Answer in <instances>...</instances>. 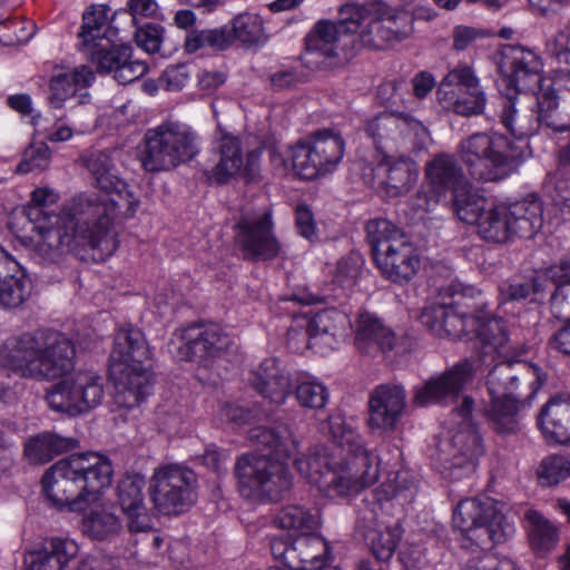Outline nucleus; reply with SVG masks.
I'll list each match as a JSON object with an SVG mask.
<instances>
[{
    "mask_svg": "<svg viewBox=\"0 0 570 570\" xmlns=\"http://www.w3.org/2000/svg\"><path fill=\"white\" fill-rule=\"evenodd\" d=\"M367 240L371 245L373 257L379 250L393 245L396 239H403L406 235L401 228L385 218H374L366 224Z\"/></svg>",
    "mask_w": 570,
    "mask_h": 570,
    "instance_id": "5fc2aeb1",
    "label": "nucleus"
},
{
    "mask_svg": "<svg viewBox=\"0 0 570 570\" xmlns=\"http://www.w3.org/2000/svg\"><path fill=\"white\" fill-rule=\"evenodd\" d=\"M362 265V255L350 252L337 262L333 284H337L342 289L352 287L361 273Z\"/></svg>",
    "mask_w": 570,
    "mask_h": 570,
    "instance_id": "680f3d73",
    "label": "nucleus"
},
{
    "mask_svg": "<svg viewBox=\"0 0 570 570\" xmlns=\"http://www.w3.org/2000/svg\"><path fill=\"white\" fill-rule=\"evenodd\" d=\"M538 424L546 440L570 443V395L552 397L541 409Z\"/></svg>",
    "mask_w": 570,
    "mask_h": 570,
    "instance_id": "f704fd0d",
    "label": "nucleus"
},
{
    "mask_svg": "<svg viewBox=\"0 0 570 570\" xmlns=\"http://www.w3.org/2000/svg\"><path fill=\"white\" fill-rule=\"evenodd\" d=\"M570 475V462L563 455L552 454L544 458L538 469V476L542 484L553 485Z\"/></svg>",
    "mask_w": 570,
    "mask_h": 570,
    "instance_id": "052dcab7",
    "label": "nucleus"
},
{
    "mask_svg": "<svg viewBox=\"0 0 570 570\" xmlns=\"http://www.w3.org/2000/svg\"><path fill=\"white\" fill-rule=\"evenodd\" d=\"M96 66L98 72H115L121 63L131 58V48L115 45V38L102 39L97 45L81 49Z\"/></svg>",
    "mask_w": 570,
    "mask_h": 570,
    "instance_id": "c03bdc74",
    "label": "nucleus"
},
{
    "mask_svg": "<svg viewBox=\"0 0 570 570\" xmlns=\"http://www.w3.org/2000/svg\"><path fill=\"white\" fill-rule=\"evenodd\" d=\"M274 523L287 530L313 532L321 524L318 511L301 504L283 507L275 515Z\"/></svg>",
    "mask_w": 570,
    "mask_h": 570,
    "instance_id": "09e8293b",
    "label": "nucleus"
},
{
    "mask_svg": "<svg viewBox=\"0 0 570 570\" xmlns=\"http://www.w3.org/2000/svg\"><path fill=\"white\" fill-rule=\"evenodd\" d=\"M109 362L110 373L149 371L150 350L144 333L132 326L119 328L115 335Z\"/></svg>",
    "mask_w": 570,
    "mask_h": 570,
    "instance_id": "5701e85b",
    "label": "nucleus"
},
{
    "mask_svg": "<svg viewBox=\"0 0 570 570\" xmlns=\"http://www.w3.org/2000/svg\"><path fill=\"white\" fill-rule=\"evenodd\" d=\"M425 177L430 191L438 200L446 202L470 185L456 158L445 153L435 155L426 163Z\"/></svg>",
    "mask_w": 570,
    "mask_h": 570,
    "instance_id": "bb28decb",
    "label": "nucleus"
},
{
    "mask_svg": "<svg viewBox=\"0 0 570 570\" xmlns=\"http://www.w3.org/2000/svg\"><path fill=\"white\" fill-rule=\"evenodd\" d=\"M95 80V73L88 66L76 67L71 72L53 75L49 81V104L53 108H61L63 102L79 92V104L86 102L89 94L86 90Z\"/></svg>",
    "mask_w": 570,
    "mask_h": 570,
    "instance_id": "473e14b6",
    "label": "nucleus"
},
{
    "mask_svg": "<svg viewBox=\"0 0 570 570\" xmlns=\"http://www.w3.org/2000/svg\"><path fill=\"white\" fill-rule=\"evenodd\" d=\"M538 128L544 126L556 132L570 130V100L560 97L554 89L537 92Z\"/></svg>",
    "mask_w": 570,
    "mask_h": 570,
    "instance_id": "c9c22d12",
    "label": "nucleus"
},
{
    "mask_svg": "<svg viewBox=\"0 0 570 570\" xmlns=\"http://www.w3.org/2000/svg\"><path fill=\"white\" fill-rule=\"evenodd\" d=\"M327 430L333 443L317 445L296 460L297 469L325 495H352L374 484L379 478L377 458L365 446L355 428L342 415L328 416Z\"/></svg>",
    "mask_w": 570,
    "mask_h": 570,
    "instance_id": "f03ea898",
    "label": "nucleus"
},
{
    "mask_svg": "<svg viewBox=\"0 0 570 570\" xmlns=\"http://www.w3.org/2000/svg\"><path fill=\"white\" fill-rule=\"evenodd\" d=\"M356 530L363 535L371 553L379 562L391 560L404 532L399 519H379L375 509L368 508L360 512Z\"/></svg>",
    "mask_w": 570,
    "mask_h": 570,
    "instance_id": "aec40b11",
    "label": "nucleus"
},
{
    "mask_svg": "<svg viewBox=\"0 0 570 570\" xmlns=\"http://www.w3.org/2000/svg\"><path fill=\"white\" fill-rule=\"evenodd\" d=\"M78 551V544L72 539L52 537L39 548L26 552L24 566L27 570H62Z\"/></svg>",
    "mask_w": 570,
    "mask_h": 570,
    "instance_id": "7c9ffc66",
    "label": "nucleus"
},
{
    "mask_svg": "<svg viewBox=\"0 0 570 570\" xmlns=\"http://www.w3.org/2000/svg\"><path fill=\"white\" fill-rule=\"evenodd\" d=\"M247 436L253 445L273 450L277 459L250 453L240 455L234 470L240 495L248 500H281L292 488V474L283 460L297 451L293 432L286 424L275 422L272 428H250Z\"/></svg>",
    "mask_w": 570,
    "mask_h": 570,
    "instance_id": "20e7f679",
    "label": "nucleus"
},
{
    "mask_svg": "<svg viewBox=\"0 0 570 570\" xmlns=\"http://www.w3.org/2000/svg\"><path fill=\"white\" fill-rule=\"evenodd\" d=\"M147 70L148 67L145 62L128 58V60L121 63L114 72V78L119 83L127 85L139 79L147 72Z\"/></svg>",
    "mask_w": 570,
    "mask_h": 570,
    "instance_id": "69168bd1",
    "label": "nucleus"
},
{
    "mask_svg": "<svg viewBox=\"0 0 570 570\" xmlns=\"http://www.w3.org/2000/svg\"><path fill=\"white\" fill-rule=\"evenodd\" d=\"M105 399L104 379L91 372H78L47 390L48 406L68 417L86 415L100 406Z\"/></svg>",
    "mask_w": 570,
    "mask_h": 570,
    "instance_id": "ddd939ff",
    "label": "nucleus"
},
{
    "mask_svg": "<svg viewBox=\"0 0 570 570\" xmlns=\"http://www.w3.org/2000/svg\"><path fill=\"white\" fill-rule=\"evenodd\" d=\"M112 474L111 462L106 456L88 452L56 462L41 482L46 498L53 507L76 511L109 488Z\"/></svg>",
    "mask_w": 570,
    "mask_h": 570,
    "instance_id": "423d86ee",
    "label": "nucleus"
},
{
    "mask_svg": "<svg viewBox=\"0 0 570 570\" xmlns=\"http://www.w3.org/2000/svg\"><path fill=\"white\" fill-rule=\"evenodd\" d=\"M120 528L117 515L105 509L92 510L82 520V532L97 540L116 534Z\"/></svg>",
    "mask_w": 570,
    "mask_h": 570,
    "instance_id": "6e6d98bb",
    "label": "nucleus"
},
{
    "mask_svg": "<svg viewBox=\"0 0 570 570\" xmlns=\"http://www.w3.org/2000/svg\"><path fill=\"white\" fill-rule=\"evenodd\" d=\"M386 24L391 30V46L410 38L414 31V18L404 10L392 9L384 6Z\"/></svg>",
    "mask_w": 570,
    "mask_h": 570,
    "instance_id": "bf43d9fd",
    "label": "nucleus"
},
{
    "mask_svg": "<svg viewBox=\"0 0 570 570\" xmlns=\"http://www.w3.org/2000/svg\"><path fill=\"white\" fill-rule=\"evenodd\" d=\"M436 95L444 108L465 117L482 114L487 104L485 92L469 67L451 70L440 82Z\"/></svg>",
    "mask_w": 570,
    "mask_h": 570,
    "instance_id": "a211bd4d",
    "label": "nucleus"
},
{
    "mask_svg": "<svg viewBox=\"0 0 570 570\" xmlns=\"http://www.w3.org/2000/svg\"><path fill=\"white\" fill-rule=\"evenodd\" d=\"M446 202L453 204V209L461 222L476 225L485 209V199L472 191L471 185Z\"/></svg>",
    "mask_w": 570,
    "mask_h": 570,
    "instance_id": "603ef678",
    "label": "nucleus"
},
{
    "mask_svg": "<svg viewBox=\"0 0 570 570\" xmlns=\"http://www.w3.org/2000/svg\"><path fill=\"white\" fill-rule=\"evenodd\" d=\"M219 161L212 169L210 179L226 184L238 176L244 165L242 141L237 136L224 134L218 142Z\"/></svg>",
    "mask_w": 570,
    "mask_h": 570,
    "instance_id": "58836bf2",
    "label": "nucleus"
},
{
    "mask_svg": "<svg viewBox=\"0 0 570 570\" xmlns=\"http://www.w3.org/2000/svg\"><path fill=\"white\" fill-rule=\"evenodd\" d=\"M473 364L463 358L442 374L431 377L423 385L414 389L413 403L428 406L436 403L455 401L465 385L473 379Z\"/></svg>",
    "mask_w": 570,
    "mask_h": 570,
    "instance_id": "6ab92c4d",
    "label": "nucleus"
},
{
    "mask_svg": "<svg viewBox=\"0 0 570 570\" xmlns=\"http://www.w3.org/2000/svg\"><path fill=\"white\" fill-rule=\"evenodd\" d=\"M547 273L528 281H507L500 285V297L503 302L525 299L532 293L540 294L548 289Z\"/></svg>",
    "mask_w": 570,
    "mask_h": 570,
    "instance_id": "4d7b16f0",
    "label": "nucleus"
},
{
    "mask_svg": "<svg viewBox=\"0 0 570 570\" xmlns=\"http://www.w3.org/2000/svg\"><path fill=\"white\" fill-rule=\"evenodd\" d=\"M510 224L508 207L494 206L487 209L478 222V234L487 240L503 243L512 235Z\"/></svg>",
    "mask_w": 570,
    "mask_h": 570,
    "instance_id": "8fccbe9b",
    "label": "nucleus"
},
{
    "mask_svg": "<svg viewBox=\"0 0 570 570\" xmlns=\"http://www.w3.org/2000/svg\"><path fill=\"white\" fill-rule=\"evenodd\" d=\"M484 307L479 289L451 283L443 288L442 302L424 307L420 317L435 336L460 338L474 335L483 344L485 353L493 351L504 358L488 373L487 386L491 399L485 414L497 433L514 434L519 430L517 415L520 405L535 395L547 375L534 364L509 358L517 347L511 343L504 323L487 314Z\"/></svg>",
    "mask_w": 570,
    "mask_h": 570,
    "instance_id": "f257e3e1",
    "label": "nucleus"
},
{
    "mask_svg": "<svg viewBox=\"0 0 570 570\" xmlns=\"http://www.w3.org/2000/svg\"><path fill=\"white\" fill-rule=\"evenodd\" d=\"M136 43L147 52H156L160 48V29L154 24H147L135 32Z\"/></svg>",
    "mask_w": 570,
    "mask_h": 570,
    "instance_id": "774afa93",
    "label": "nucleus"
},
{
    "mask_svg": "<svg viewBox=\"0 0 570 570\" xmlns=\"http://www.w3.org/2000/svg\"><path fill=\"white\" fill-rule=\"evenodd\" d=\"M547 52L558 63L570 65V26L559 30L546 43Z\"/></svg>",
    "mask_w": 570,
    "mask_h": 570,
    "instance_id": "0e129e2a",
    "label": "nucleus"
},
{
    "mask_svg": "<svg viewBox=\"0 0 570 570\" xmlns=\"http://www.w3.org/2000/svg\"><path fill=\"white\" fill-rule=\"evenodd\" d=\"M248 383L264 399L276 405L284 404L293 392L289 373L273 357L264 360L257 370L250 373Z\"/></svg>",
    "mask_w": 570,
    "mask_h": 570,
    "instance_id": "cd10ccee",
    "label": "nucleus"
},
{
    "mask_svg": "<svg viewBox=\"0 0 570 570\" xmlns=\"http://www.w3.org/2000/svg\"><path fill=\"white\" fill-rule=\"evenodd\" d=\"M453 524L482 549L502 543L514 532L491 498L461 500L453 512Z\"/></svg>",
    "mask_w": 570,
    "mask_h": 570,
    "instance_id": "f8f14e48",
    "label": "nucleus"
},
{
    "mask_svg": "<svg viewBox=\"0 0 570 570\" xmlns=\"http://www.w3.org/2000/svg\"><path fill=\"white\" fill-rule=\"evenodd\" d=\"M473 405V399L464 396L461 405L454 410L462 422L449 441L440 445L434 459L440 471L451 479L459 480L472 474L479 458L484 454L481 435L470 422Z\"/></svg>",
    "mask_w": 570,
    "mask_h": 570,
    "instance_id": "9b49d317",
    "label": "nucleus"
},
{
    "mask_svg": "<svg viewBox=\"0 0 570 570\" xmlns=\"http://www.w3.org/2000/svg\"><path fill=\"white\" fill-rule=\"evenodd\" d=\"M75 446L73 439L43 432L28 440L24 445V454L31 463L43 464Z\"/></svg>",
    "mask_w": 570,
    "mask_h": 570,
    "instance_id": "37998d69",
    "label": "nucleus"
},
{
    "mask_svg": "<svg viewBox=\"0 0 570 570\" xmlns=\"http://www.w3.org/2000/svg\"><path fill=\"white\" fill-rule=\"evenodd\" d=\"M347 324L348 320L345 313L336 308L322 309L308 321L305 333L292 328L287 332V340L292 343L302 336L307 341L308 348L332 350Z\"/></svg>",
    "mask_w": 570,
    "mask_h": 570,
    "instance_id": "a878e982",
    "label": "nucleus"
},
{
    "mask_svg": "<svg viewBox=\"0 0 570 570\" xmlns=\"http://www.w3.org/2000/svg\"><path fill=\"white\" fill-rule=\"evenodd\" d=\"M344 146L338 132L331 129L318 130L308 140L298 141L292 147L293 169L304 179L332 173L343 158Z\"/></svg>",
    "mask_w": 570,
    "mask_h": 570,
    "instance_id": "2eb2a0df",
    "label": "nucleus"
},
{
    "mask_svg": "<svg viewBox=\"0 0 570 570\" xmlns=\"http://www.w3.org/2000/svg\"><path fill=\"white\" fill-rule=\"evenodd\" d=\"M198 151L195 131L185 125L165 122L146 131L140 161L147 171L170 170L191 160Z\"/></svg>",
    "mask_w": 570,
    "mask_h": 570,
    "instance_id": "9d476101",
    "label": "nucleus"
},
{
    "mask_svg": "<svg viewBox=\"0 0 570 570\" xmlns=\"http://www.w3.org/2000/svg\"><path fill=\"white\" fill-rule=\"evenodd\" d=\"M406 404V393L402 385L386 383L377 385L370 394L368 420L370 429L379 433L395 430Z\"/></svg>",
    "mask_w": 570,
    "mask_h": 570,
    "instance_id": "393cba45",
    "label": "nucleus"
},
{
    "mask_svg": "<svg viewBox=\"0 0 570 570\" xmlns=\"http://www.w3.org/2000/svg\"><path fill=\"white\" fill-rule=\"evenodd\" d=\"M51 150L46 142H32L24 153L23 159L17 166V171L27 174L32 170H45L49 167Z\"/></svg>",
    "mask_w": 570,
    "mask_h": 570,
    "instance_id": "e2e57ef3",
    "label": "nucleus"
},
{
    "mask_svg": "<svg viewBox=\"0 0 570 570\" xmlns=\"http://www.w3.org/2000/svg\"><path fill=\"white\" fill-rule=\"evenodd\" d=\"M109 11L110 8L106 4H94L83 12L78 33L80 50L97 45L102 39L116 38L117 30L109 24Z\"/></svg>",
    "mask_w": 570,
    "mask_h": 570,
    "instance_id": "a19ab883",
    "label": "nucleus"
},
{
    "mask_svg": "<svg viewBox=\"0 0 570 570\" xmlns=\"http://www.w3.org/2000/svg\"><path fill=\"white\" fill-rule=\"evenodd\" d=\"M295 396L301 406L320 410L327 403L330 393L323 383L314 380H304L297 382Z\"/></svg>",
    "mask_w": 570,
    "mask_h": 570,
    "instance_id": "13d9d810",
    "label": "nucleus"
},
{
    "mask_svg": "<svg viewBox=\"0 0 570 570\" xmlns=\"http://www.w3.org/2000/svg\"><path fill=\"white\" fill-rule=\"evenodd\" d=\"M115 380L114 402L119 407L134 409L139 405L150 391L149 371H124L111 373Z\"/></svg>",
    "mask_w": 570,
    "mask_h": 570,
    "instance_id": "e433bc0d",
    "label": "nucleus"
},
{
    "mask_svg": "<svg viewBox=\"0 0 570 570\" xmlns=\"http://www.w3.org/2000/svg\"><path fill=\"white\" fill-rule=\"evenodd\" d=\"M354 343L360 353L377 356L394 348L396 336L379 317L362 313L356 323Z\"/></svg>",
    "mask_w": 570,
    "mask_h": 570,
    "instance_id": "2f4dec72",
    "label": "nucleus"
},
{
    "mask_svg": "<svg viewBox=\"0 0 570 570\" xmlns=\"http://www.w3.org/2000/svg\"><path fill=\"white\" fill-rule=\"evenodd\" d=\"M500 69L509 77V85L517 91L542 90L543 62L532 49L522 46H508L502 52Z\"/></svg>",
    "mask_w": 570,
    "mask_h": 570,
    "instance_id": "4be33fe9",
    "label": "nucleus"
},
{
    "mask_svg": "<svg viewBox=\"0 0 570 570\" xmlns=\"http://www.w3.org/2000/svg\"><path fill=\"white\" fill-rule=\"evenodd\" d=\"M233 45L229 26L215 29L195 30L185 39V50L194 53L197 50L209 47L216 51H224Z\"/></svg>",
    "mask_w": 570,
    "mask_h": 570,
    "instance_id": "3c124183",
    "label": "nucleus"
},
{
    "mask_svg": "<svg viewBox=\"0 0 570 570\" xmlns=\"http://www.w3.org/2000/svg\"><path fill=\"white\" fill-rule=\"evenodd\" d=\"M83 164L94 178L95 187L105 195L124 198L126 215L134 216L139 207V199L129 189L128 184L118 176L110 153L92 151L83 158Z\"/></svg>",
    "mask_w": 570,
    "mask_h": 570,
    "instance_id": "b1692460",
    "label": "nucleus"
},
{
    "mask_svg": "<svg viewBox=\"0 0 570 570\" xmlns=\"http://www.w3.org/2000/svg\"><path fill=\"white\" fill-rule=\"evenodd\" d=\"M181 340L180 356L197 363L220 356L232 343L230 337L215 323L191 324L184 328Z\"/></svg>",
    "mask_w": 570,
    "mask_h": 570,
    "instance_id": "412c9836",
    "label": "nucleus"
},
{
    "mask_svg": "<svg viewBox=\"0 0 570 570\" xmlns=\"http://www.w3.org/2000/svg\"><path fill=\"white\" fill-rule=\"evenodd\" d=\"M547 279L552 314L557 318L570 321V258H562L549 267Z\"/></svg>",
    "mask_w": 570,
    "mask_h": 570,
    "instance_id": "4c0bfd02",
    "label": "nucleus"
},
{
    "mask_svg": "<svg viewBox=\"0 0 570 570\" xmlns=\"http://www.w3.org/2000/svg\"><path fill=\"white\" fill-rule=\"evenodd\" d=\"M343 18L337 22L318 21L305 38L302 61L309 69L330 70L343 66L351 57L350 48L355 42L364 9L361 6H346Z\"/></svg>",
    "mask_w": 570,
    "mask_h": 570,
    "instance_id": "1a4fd4ad",
    "label": "nucleus"
},
{
    "mask_svg": "<svg viewBox=\"0 0 570 570\" xmlns=\"http://www.w3.org/2000/svg\"><path fill=\"white\" fill-rule=\"evenodd\" d=\"M462 570H517V566L509 558L481 557L466 561Z\"/></svg>",
    "mask_w": 570,
    "mask_h": 570,
    "instance_id": "338daca9",
    "label": "nucleus"
},
{
    "mask_svg": "<svg viewBox=\"0 0 570 570\" xmlns=\"http://www.w3.org/2000/svg\"><path fill=\"white\" fill-rule=\"evenodd\" d=\"M511 233L521 238H532L542 227V204L537 198L523 199L509 206Z\"/></svg>",
    "mask_w": 570,
    "mask_h": 570,
    "instance_id": "ea45409f",
    "label": "nucleus"
},
{
    "mask_svg": "<svg viewBox=\"0 0 570 570\" xmlns=\"http://www.w3.org/2000/svg\"><path fill=\"white\" fill-rule=\"evenodd\" d=\"M365 131L384 154L376 170L386 175L382 184L387 193L391 196L407 193L419 175L417 166L409 155L426 149L430 141L428 128L410 114L385 111L368 120Z\"/></svg>",
    "mask_w": 570,
    "mask_h": 570,
    "instance_id": "39448f33",
    "label": "nucleus"
},
{
    "mask_svg": "<svg viewBox=\"0 0 570 570\" xmlns=\"http://www.w3.org/2000/svg\"><path fill=\"white\" fill-rule=\"evenodd\" d=\"M26 216L32 224V230L41 236L37 250L43 256V259L51 262L65 253V246L49 245L48 240L50 232L60 229L61 217L49 214L43 207L35 205H29L26 208Z\"/></svg>",
    "mask_w": 570,
    "mask_h": 570,
    "instance_id": "79ce46f5",
    "label": "nucleus"
},
{
    "mask_svg": "<svg viewBox=\"0 0 570 570\" xmlns=\"http://www.w3.org/2000/svg\"><path fill=\"white\" fill-rule=\"evenodd\" d=\"M145 478L139 473L126 474L117 487L118 502L127 517L130 532H147L151 529L150 518L144 503Z\"/></svg>",
    "mask_w": 570,
    "mask_h": 570,
    "instance_id": "c85d7f7f",
    "label": "nucleus"
},
{
    "mask_svg": "<svg viewBox=\"0 0 570 570\" xmlns=\"http://www.w3.org/2000/svg\"><path fill=\"white\" fill-rule=\"evenodd\" d=\"M500 120L505 129L518 138L531 136L538 130L537 116H533V110L520 106L515 98L505 99Z\"/></svg>",
    "mask_w": 570,
    "mask_h": 570,
    "instance_id": "de8ad7c7",
    "label": "nucleus"
},
{
    "mask_svg": "<svg viewBox=\"0 0 570 570\" xmlns=\"http://www.w3.org/2000/svg\"><path fill=\"white\" fill-rule=\"evenodd\" d=\"M374 261L382 274L395 283L410 281L420 265L415 249L407 237L396 239L393 245L379 250Z\"/></svg>",
    "mask_w": 570,
    "mask_h": 570,
    "instance_id": "c756f323",
    "label": "nucleus"
},
{
    "mask_svg": "<svg viewBox=\"0 0 570 570\" xmlns=\"http://www.w3.org/2000/svg\"><path fill=\"white\" fill-rule=\"evenodd\" d=\"M364 18H362L358 33V39L364 46L381 50L391 46L390 29L386 24L385 9L381 6L375 12H370L365 7Z\"/></svg>",
    "mask_w": 570,
    "mask_h": 570,
    "instance_id": "49530a36",
    "label": "nucleus"
},
{
    "mask_svg": "<svg viewBox=\"0 0 570 570\" xmlns=\"http://www.w3.org/2000/svg\"><path fill=\"white\" fill-rule=\"evenodd\" d=\"M530 546L537 554L550 552L559 541L557 527L535 510L524 514Z\"/></svg>",
    "mask_w": 570,
    "mask_h": 570,
    "instance_id": "a18cd8bd",
    "label": "nucleus"
},
{
    "mask_svg": "<svg viewBox=\"0 0 570 570\" xmlns=\"http://www.w3.org/2000/svg\"><path fill=\"white\" fill-rule=\"evenodd\" d=\"M0 354L3 364L14 374L35 381H52L73 370L76 350L65 334L40 330L7 341Z\"/></svg>",
    "mask_w": 570,
    "mask_h": 570,
    "instance_id": "0eeeda50",
    "label": "nucleus"
},
{
    "mask_svg": "<svg viewBox=\"0 0 570 570\" xmlns=\"http://www.w3.org/2000/svg\"><path fill=\"white\" fill-rule=\"evenodd\" d=\"M30 289L24 271L0 248V305L19 307L30 295Z\"/></svg>",
    "mask_w": 570,
    "mask_h": 570,
    "instance_id": "72a5a7b5",
    "label": "nucleus"
},
{
    "mask_svg": "<svg viewBox=\"0 0 570 570\" xmlns=\"http://www.w3.org/2000/svg\"><path fill=\"white\" fill-rule=\"evenodd\" d=\"M118 215L131 217L126 215L124 198L80 194L66 206L60 229L48 236L49 245L65 246V253L82 258L81 252L91 249L95 261H104L118 247L110 233L111 223Z\"/></svg>",
    "mask_w": 570,
    "mask_h": 570,
    "instance_id": "7ed1b4c3",
    "label": "nucleus"
},
{
    "mask_svg": "<svg viewBox=\"0 0 570 570\" xmlns=\"http://www.w3.org/2000/svg\"><path fill=\"white\" fill-rule=\"evenodd\" d=\"M468 173L478 180L499 181L518 171L525 159L524 145L499 132H474L458 145Z\"/></svg>",
    "mask_w": 570,
    "mask_h": 570,
    "instance_id": "6e6552de",
    "label": "nucleus"
},
{
    "mask_svg": "<svg viewBox=\"0 0 570 570\" xmlns=\"http://www.w3.org/2000/svg\"><path fill=\"white\" fill-rule=\"evenodd\" d=\"M269 547L274 560L283 566L269 570H314L326 566L331 552L326 540L313 532L295 538L289 534L275 535Z\"/></svg>",
    "mask_w": 570,
    "mask_h": 570,
    "instance_id": "f3484780",
    "label": "nucleus"
},
{
    "mask_svg": "<svg viewBox=\"0 0 570 570\" xmlns=\"http://www.w3.org/2000/svg\"><path fill=\"white\" fill-rule=\"evenodd\" d=\"M229 32L233 43L238 40L245 46H253L265 40L263 21L256 14L236 16L230 22Z\"/></svg>",
    "mask_w": 570,
    "mask_h": 570,
    "instance_id": "864d4df0",
    "label": "nucleus"
},
{
    "mask_svg": "<svg viewBox=\"0 0 570 570\" xmlns=\"http://www.w3.org/2000/svg\"><path fill=\"white\" fill-rule=\"evenodd\" d=\"M234 240L249 262H269L284 255L271 208L243 213L234 226Z\"/></svg>",
    "mask_w": 570,
    "mask_h": 570,
    "instance_id": "4468645a",
    "label": "nucleus"
},
{
    "mask_svg": "<svg viewBox=\"0 0 570 570\" xmlns=\"http://www.w3.org/2000/svg\"><path fill=\"white\" fill-rule=\"evenodd\" d=\"M196 474L184 466L168 465L156 470L150 480V497L163 514H180L196 502Z\"/></svg>",
    "mask_w": 570,
    "mask_h": 570,
    "instance_id": "dca6fc26",
    "label": "nucleus"
}]
</instances>
